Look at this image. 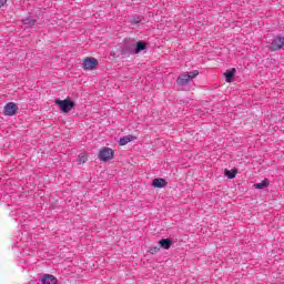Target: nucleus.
Instances as JSON below:
<instances>
[{
  "mask_svg": "<svg viewBox=\"0 0 284 284\" xmlns=\"http://www.w3.org/2000/svg\"><path fill=\"white\" fill-rule=\"evenodd\" d=\"M197 74H199V70L181 73L176 79V83L179 85H187L190 81H192V79H196Z\"/></svg>",
  "mask_w": 284,
  "mask_h": 284,
  "instance_id": "f257e3e1",
  "label": "nucleus"
},
{
  "mask_svg": "<svg viewBox=\"0 0 284 284\" xmlns=\"http://www.w3.org/2000/svg\"><path fill=\"white\" fill-rule=\"evenodd\" d=\"M57 105H59L60 110L67 114V112H70L71 110H74V101L70 99L65 100H55Z\"/></svg>",
  "mask_w": 284,
  "mask_h": 284,
  "instance_id": "f03ea898",
  "label": "nucleus"
},
{
  "mask_svg": "<svg viewBox=\"0 0 284 284\" xmlns=\"http://www.w3.org/2000/svg\"><path fill=\"white\" fill-rule=\"evenodd\" d=\"M113 158H114V151H112V149L110 148L101 149L99 153L100 161H110Z\"/></svg>",
  "mask_w": 284,
  "mask_h": 284,
  "instance_id": "39448f33",
  "label": "nucleus"
},
{
  "mask_svg": "<svg viewBox=\"0 0 284 284\" xmlns=\"http://www.w3.org/2000/svg\"><path fill=\"white\" fill-rule=\"evenodd\" d=\"M130 23L132 26H136L138 23H141V18H133V19L130 20Z\"/></svg>",
  "mask_w": 284,
  "mask_h": 284,
  "instance_id": "f3484780",
  "label": "nucleus"
},
{
  "mask_svg": "<svg viewBox=\"0 0 284 284\" xmlns=\"http://www.w3.org/2000/svg\"><path fill=\"white\" fill-rule=\"evenodd\" d=\"M283 48H284V37H282V36L274 37L271 45L268 47L271 52H276L278 50H283Z\"/></svg>",
  "mask_w": 284,
  "mask_h": 284,
  "instance_id": "7ed1b4c3",
  "label": "nucleus"
},
{
  "mask_svg": "<svg viewBox=\"0 0 284 284\" xmlns=\"http://www.w3.org/2000/svg\"><path fill=\"white\" fill-rule=\"evenodd\" d=\"M159 246L162 247V250H170V247H172V240L162 239L159 241Z\"/></svg>",
  "mask_w": 284,
  "mask_h": 284,
  "instance_id": "6e6552de",
  "label": "nucleus"
},
{
  "mask_svg": "<svg viewBox=\"0 0 284 284\" xmlns=\"http://www.w3.org/2000/svg\"><path fill=\"white\" fill-rule=\"evenodd\" d=\"M165 185H168V181L163 178L154 179L152 182L153 187H165Z\"/></svg>",
  "mask_w": 284,
  "mask_h": 284,
  "instance_id": "0eeeda50",
  "label": "nucleus"
},
{
  "mask_svg": "<svg viewBox=\"0 0 284 284\" xmlns=\"http://www.w3.org/2000/svg\"><path fill=\"white\" fill-rule=\"evenodd\" d=\"M83 65L84 70H94V68L99 65V61L97 60V58H87L84 59Z\"/></svg>",
  "mask_w": 284,
  "mask_h": 284,
  "instance_id": "423d86ee",
  "label": "nucleus"
},
{
  "mask_svg": "<svg viewBox=\"0 0 284 284\" xmlns=\"http://www.w3.org/2000/svg\"><path fill=\"white\" fill-rule=\"evenodd\" d=\"M148 48V44L143 41H139L135 47V54H139V52H142V50H145Z\"/></svg>",
  "mask_w": 284,
  "mask_h": 284,
  "instance_id": "f8f14e48",
  "label": "nucleus"
},
{
  "mask_svg": "<svg viewBox=\"0 0 284 284\" xmlns=\"http://www.w3.org/2000/svg\"><path fill=\"white\" fill-rule=\"evenodd\" d=\"M150 254H159V252H161V246L160 245H156V246H153L149 250Z\"/></svg>",
  "mask_w": 284,
  "mask_h": 284,
  "instance_id": "dca6fc26",
  "label": "nucleus"
},
{
  "mask_svg": "<svg viewBox=\"0 0 284 284\" xmlns=\"http://www.w3.org/2000/svg\"><path fill=\"white\" fill-rule=\"evenodd\" d=\"M267 185H270V181L263 180L261 183L254 184V187L256 190H265V187H267Z\"/></svg>",
  "mask_w": 284,
  "mask_h": 284,
  "instance_id": "4468645a",
  "label": "nucleus"
},
{
  "mask_svg": "<svg viewBox=\"0 0 284 284\" xmlns=\"http://www.w3.org/2000/svg\"><path fill=\"white\" fill-rule=\"evenodd\" d=\"M235 72H236V69H231V70H227L225 73H224V75H225V78H226V83H232V78L234 77V74H235Z\"/></svg>",
  "mask_w": 284,
  "mask_h": 284,
  "instance_id": "9b49d317",
  "label": "nucleus"
},
{
  "mask_svg": "<svg viewBox=\"0 0 284 284\" xmlns=\"http://www.w3.org/2000/svg\"><path fill=\"white\" fill-rule=\"evenodd\" d=\"M87 162H88V154L81 153V154L78 156V164H79V165H83V163H87Z\"/></svg>",
  "mask_w": 284,
  "mask_h": 284,
  "instance_id": "2eb2a0df",
  "label": "nucleus"
},
{
  "mask_svg": "<svg viewBox=\"0 0 284 284\" xmlns=\"http://www.w3.org/2000/svg\"><path fill=\"white\" fill-rule=\"evenodd\" d=\"M19 106L14 102H9L3 108V114L4 116H14V114H18Z\"/></svg>",
  "mask_w": 284,
  "mask_h": 284,
  "instance_id": "20e7f679",
  "label": "nucleus"
},
{
  "mask_svg": "<svg viewBox=\"0 0 284 284\" xmlns=\"http://www.w3.org/2000/svg\"><path fill=\"white\" fill-rule=\"evenodd\" d=\"M236 174H239V170L236 169L225 170V176H227V179H235Z\"/></svg>",
  "mask_w": 284,
  "mask_h": 284,
  "instance_id": "ddd939ff",
  "label": "nucleus"
},
{
  "mask_svg": "<svg viewBox=\"0 0 284 284\" xmlns=\"http://www.w3.org/2000/svg\"><path fill=\"white\" fill-rule=\"evenodd\" d=\"M8 0H0V8H3L6 6Z\"/></svg>",
  "mask_w": 284,
  "mask_h": 284,
  "instance_id": "a211bd4d",
  "label": "nucleus"
},
{
  "mask_svg": "<svg viewBox=\"0 0 284 284\" xmlns=\"http://www.w3.org/2000/svg\"><path fill=\"white\" fill-rule=\"evenodd\" d=\"M132 141H136L135 135H125L120 139V145H128V143H132Z\"/></svg>",
  "mask_w": 284,
  "mask_h": 284,
  "instance_id": "1a4fd4ad",
  "label": "nucleus"
},
{
  "mask_svg": "<svg viewBox=\"0 0 284 284\" xmlns=\"http://www.w3.org/2000/svg\"><path fill=\"white\" fill-rule=\"evenodd\" d=\"M42 283L43 284H57V277H54L53 275L47 274L42 278Z\"/></svg>",
  "mask_w": 284,
  "mask_h": 284,
  "instance_id": "9d476101",
  "label": "nucleus"
}]
</instances>
